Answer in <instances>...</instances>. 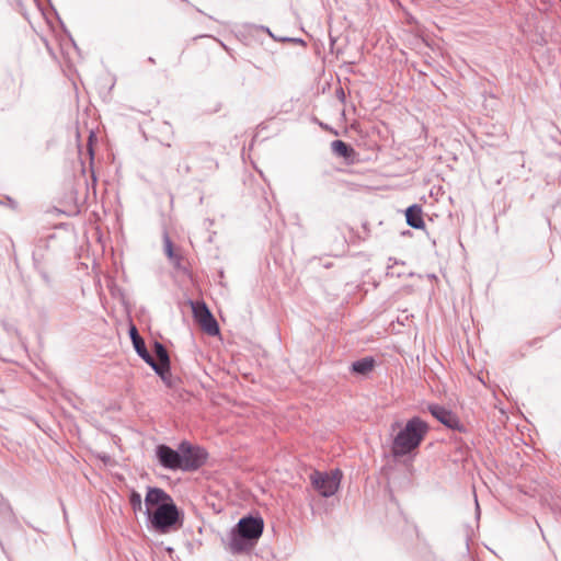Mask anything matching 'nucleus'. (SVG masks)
<instances>
[{
    "label": "nucleus",
    "instance_id": "7",
    "mask_svg": "<svg viewBox=\"0 0 561 561\" xmlns=\"http://www.w3.org/2000/svg\"><path fill=\"white\" fill-rule=\"evenodd\" d=\"M428 412L447 428L458 432H465V426L459 417L449 409L439 404H428Z\"/></svg>",
    "mask_w": 561,
    "mask_h": 561
},
{
    "label": "nucleus",
    "instance_id": "6",
    "mask_svg": "<svg viewBox=\"0 0 561 561\" xmlns=\"http://www.w3.org/2000/svg\"><path fill=\"white\" fill-rule=\"evenodd\" d=\"M194 318L199 323L201 328L209 335L216 336L219 334V325L213 313L209 311L205 302H192Z\"/></svg>",
    "mask_w": 561,
    "mask_h": 561
},
{
    "label": "nucleus",
    "instance_id": "19",
    "mask_svg": "<svg viewBox=\"0 0 561 561\" xmlns=\"http://www.w3.org/2000/svg\"><path fill=\"white\" fill-rule=\"evenodd\" d=\"M129 335H130L131 342H134L135 340L141 339V336L139 335V333H138V331H137L135 325L130 327Z\"/></svg>",
    "mask_w": 561,
    "mask_h": 561
},
{
    "label": "nucleus",
    "instance_id": "3",
    "mask_svg": "<svg viewBox=\"0 0 561 561\" xmlns=\"http://www.w3.org/2000/svg\"><path fill=\"white\" fill-rule=\"evenodd\" d=\"M427 431L428 426L426 422L417 416L410 419L393 439V455L402 457L416 449L424 439Z\"/></svg>",
    "mask_w": 561,
    "mask_h": 561
},
{
    "label": "nucleus",
    "instance_id": "5",
    "mask_svg": "<svg viewBox=\"0 0 561 561\" xmlns=\"http://www.w3.org/2000/svg\"><path fill=\"white\" fill-rule=\"evenodd\" d=\"M181 447V470L195 471L203 467L207 460V451L197 445H193L187 440L180 443Z\"/></svg>",
    "mask_w": 561,
    "mask_h": 561
},
{
    "label": "nucleus",
    "instance_id": "18",
    "mask_svg": "<svg viewBox=\"0 0 561 561\" xmlns=\"http://www.w3.org/2000/svg\"><path fill=\"white\" fill-rule=\"evenodd\" d=\"M209 173H213L217 170L218 168V163L216 161H214L213 159H207L205 161V167H204Z\"/></svg>",
    "mask_w": 561,
    "mask_h": 561
},
{
    "label": "nucleus",
    "instance_id": "2",
    "mask_svg": "<svg viewBox=\"0 0 561 561\" xmlns=\"http://www.w3.org/2000/svg\"><path fill=\"white\" fill-rule=\"evenodd\" d=\"M264 530L261 516L247 515L231 528L225 549L233 556L250 552L257 543Z\"/></svg>",
    "mask_w": 561,
    "mask_h": 561
},
{
    "label": "nucleus",
    "instance_id": "23",
    "mask_svg": "<svg viewBox=\"0 0 561 561\" xmlns=\"http://www.w3.org/2000/svg\"><path fill=\"white\" fill-rule=\"evenodd\" d=\"M151 64H154V59L152 57H149L148 59Z\"/></svg>",
    "mask_w": 561,
    "mask_h": 561
},
{
    "label": "nucleus",
    "instance_id": "20",
    "mask_svg": "<svg viewBox=\"0 0 561 561\" xmlns=\"http://www.w3.org/2000/svg\"><path fill=\"white\" fill-rule=\"evenodd\" d=\"M33 253H38V257L41 261V266H45V250L44 249H37Z\"/></svg>",
    "mask_w": 561,
    "mask_h": 561
},
{
    "label": "nucleus",
    "instance_id": "14",
    "mask_svg": "<svg viewBox=\"0 0 561 561\" xmlns=\"http://www.w3.org/2000/svg\"><path fill=\"white\" fill-rule=\"evenodd\" d=\"M133 346L137 353V355L144 360V362H147L148 359H151V354L149 353V351L147 350V346H146V343H145V340L141 337V339H138V340H135L133 342Z\"/></svg>",
    "mask_w": 561,
    "mask_h": 561
},
{
    "label": "nucleus",
    "instance_id": "17",
    "mask_svg": "<svg viewBox=\"0 0 561 561\" xmlns=\"http://www.w3.org/2000/svg\"><path fill=\"white\" fill-rule=\"evenodd\" d=\"M129 504L135 513L142 512V500L139 492L131 490L129 494Z\"/></svg>",
    "mask_w": 561,
    "mask_h": 561
},
{
    "label": "nucleus",
    "instance_id": "22",
    "mask_svg": "<svg viewBox=\"0 0 561 561\" xmlns=\"http://www.w3.org/2000/svg\"><path fill=\"white\" fill-rule=\"evenodd\" d=\"M89 151H90V154H91V158H92L93 157V150H92L91 144L89 145Z\"/></svg>",
    "mask_w": 561,
    "mask_h": 561
},
{
    "label": "nucleus",
    "instance_id": "1",
    "mask_svg": "<svg viewBox=\"0 0 561 561\" xmlns=\"http://www.w3.org/2000/svg\"><path fill=\"white\" fill-rule=\"evenodd\" d=\"M145 506L144 514L147 516L148 527L154 533L165 535L183 527V511L163 489L148 486Z\"/></svg>",
    "mask_w": 561,
    "mask_h": 561
},
{
    "label": "nucleus",
    "instance_id": "13",
    "mask_svg": "<svg viewBox=\"0 0 561 561\" xmlns=\"http://www.w3.org/2000/svg\"><path fill=\"white\" fill-rule=\"evenodd\" d=\"M374 366L375 359L373 357H364L355 360L351 366V370L358 375H366L374 369Z\"/></svg>",
    "mask_w": 561,
    "mask_h": 561
},
{
    "label": "nucleus",
    "instance_id": "15",
    "mask_svg": "<svg viewBox=\"0 0 561 561\" xmlns=\"http://www.w3.org/2000/svg\"><path fill=\"white\" fill-rule=\"evenodd\" d=\"M33 264H34V267L36 268V271L39 273V275L43 278V280L45 282V284L50 286L51 285V278L48 275L45 266H41V261H39V257H38V253H33Z\"/></svg>",
    "mask_w": 561,
    "mask_h": 561
},
{
    "label": "nucleus",
    "instance_id": "11",
    "mask_svg": "<svg viewBox=\"0 0 561 561\" xmlns=\"http://www.w3.org/2000/svg\"><path fill=\"white\" fill-rule=\"evenodd\" d=\"M331 149L335 156L341 157L346 161H352L356 154L354 148L351 145L340 139L333 140L331 142Z\"/></svg>",
    "mask_w": 561,
    "mask_h": 561
},
{
    "label": "nucleus",
    "instance_id": "16",
    "mask_svg": "<svg viewBox=\"0 0 561 561\" xmlns=\"http://www.w3.org/2000/svg\"><path fill=\"white\" fill-rule=\"evenodd\" d=\"M153 352L156 355V360L167 362L170 360L169 353L164 345L158 341L153 343Z\"/></svg>",
    "mask_w": 561,
    "mask_h": 561
},
{
    "label": "nucleus",
    "instance_id": "9",
    "mask_svg": "<svg viewBox=\"0 0 561 561\" xmlns=\"http://www.w3.org/2000/svg\"><path fill=\"white\" fill-rule=\"evenodd\" d=\"M145 363L148 364L153 369V371L161 378V380L164 382L167 387H174L175 379L173 378L171 373V360H156L154 357L151 356V359H148Z\"/></svg>",
    "mask_w": 561,
    "mask_h": 561
},
{
    "label": "nucleus",
    "instance_id": "8",
    "mask_svg": "<svg viewBox=\"0 0 561 561\" xmlns=\"http://www.w3.org/2000/svg\"><path fill=\"white\" fill-rule=\"evenodd\" d=\"M156 457L159 463L169 470H181V447L173 449L165 444L156 447Z\"/></svg>",
    "mask_w": 561,
    "mask_h": 561
},
{
    "label": "nucleus",
    "instance_id": "4",
    "mask_svg": "<svg viewBox=\"0 0 561 561\" xmlns=\"http://www.w3.org/2000/svg\"><path fill=\"white\" fill-rule=\"evenodd\" d=\"M342 472L336 469L331 472L314 470L310 474V481L313 489L323 497H330L335 494L341 483Z\"/></svg>",
    "mask_w": 561,
    "mask_h": 561
},
{
    "label": "nucleus",
    "instance_id": "10",
    "mask_svg": "<svg viewBox=\"0 0 561 561\" xmlns=\"http://www.w3.org/2000/svg\"><path fill=\"white\" fill-rule=\"evenodd\" d=\"M405 219H407V224L413 229H423L424 228L425 224L423 220L422 207L417 204H413L407 208Z\"/></svg>",
    "mask_w": 561,
    "mask_h": 561
},
{
    "label": "nucleus",
    "instance_id": "21",
    "mask_svg": "<svg viewBox=\"0 0 561 561\" xmlns=\"http://www.w3.org/2000/svg\"><path fill=\"white\" fill-rule=\"evenodd\" d=\"M280 41H283V42H293V43H297V44H300V45H306V42L304 39H301V38L284 37Z\"/></svg>",
    "mask_w": 561,
    "mask_h": 561
},
{
    "label": "nucleus",
    "instance_id": "12",
    "mask_svg": "<svg viewBox=\"0 0 561 561\" xmlns=\"http://www.w3.org/2000/svg\"><path fill=\"white\" fill-rule=\"evenodd\" d=\"M164 253L174 267H181L182 256L174 251L173 243L167 231L163 232Z\"/></svg>",
    "mask_w": 561,
    "mask_h": 561
}]
</instances>
